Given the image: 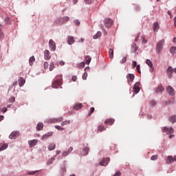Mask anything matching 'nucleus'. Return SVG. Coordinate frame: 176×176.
Listing matches in <instances>:
<instances>
[{
	"mask_svg": "<svg viewBox=\"0 0 176 176\" xmlns=\"http://www.w3.org/2000/svg\"><path fill=\"white\" fill-rule=\"evenodd\" d=\"M34 63H35V56H32L29 58V64L30 66H32Z\"/></svg>",
	"mask_w": 176,
	"mask_h": 176,
	"instance_id": "nucleus-23",
	"label": "nucleus"
},
{
	"mask_svg": "<svg viewBox=\"0 0 176 176\" xmlns=\"http://www.w3.org/2000/svg\"><path fill=\"white\" fill-rule=\"evenodd\" d=\"M56 149V144L52 143L48 146V151H54Z\"/></svg>",
	"mask_w": 176,
	"mask_h": 176,
	"instance_id": "nucleus-27",
	"label": "nucleus"
},
{
	"mask_svg": "<svg viewBox=\"0 0 176 176\" xmlns=\"http://www.w3.org/2000/svg\"><path fill=\"white\" fill-rule=\"evenodd\" d=\"M155 91L156 93H163V91H164V88L163 86L159 85Z\"/></svg>",
	"mask_w": 176,
	"mask_h": 176,
	"instance_id": "nucleus-21",
	"label": "nucleus"
},
{
	"mask_svg": "<svg viewBox=\"0 0 176 176\" xmlns=\"http://www.w3.org/2000/svg\"><path fill=\"white\" fill-rule=\"evenodd\" d=\"M173 72H175V74H176V68L173 69L171 66L168 67L166 70V74L169 79H171V78H173Z\"/></svg>",
	"mask_w": 176,
	"mask_h": 176,
	"instance_id": "nucleus-3",
	"label": "nucleus"
},
{
	"mask_svg": "<svg viewBox=\"0 0 176 176\" xmlns=\"http://www.w3.org/2000/svg\"><path fill=\"white\" fill-rule=\"evenodd\" d=\"M50 71H52L53 69H54V63L52 62L50 64V68H49Z\"/></svg>",
	"mask_w": 176,
	"mask_h": 176,
	"instance_id": "nucleus-37",
	"label": "nucleus"
},
{
	"mask_svg": "<svg viewBox=\"0 0 176 176\" xmlns=\"http://www.w3.org/2000/svg\"><path fill=\"white\" fill-rule=\"evenodd\" d=\"M126 61H127V56H124V58H122L120 63H121V64H124V63H126Z\"/></svg>",
	"mask_w": 176,
	"mask_h": 176,
	"instance_id": "nucleus-40",
	"label": "nucleus"
},
{
	"mask_svg": "<svg viewBox=\"0 0 176 176\" xmlns=\"http://www.w3.org/2000/svg\"><path fill=\"white\" fill-rule=\"evenodd\" d=\"M109 157L104 158L100 162V166H107L108 163H109Z\"/></svg>",
	"mask_w": 176,
	"mask_h": 176,
	"instance_id": "nucleus-9",
	"label": "nucleus"
},
{
	"mask_svg": "<svg viewBox=\"0 0 176 176\" xmlns=\"http://www.w3.org/2000/svg\"><path fill=\"white\" fill-rule=\"evenodd\" d=\"M72 151H74V148L72 147H69V149L67 150V151H64L62 154V155L65 157V156H68V155H69V153H71V152H72Z\"/></svg>",
	"mask_w": 176,
	"mask_h": 176,
	"instance_id": "nucleus-17",
	"label": "nucleus"
},
{
	"mask_svg": "<svg viewBox=\"0 0 176 176\" xmlns=\"http://www.w3.org/2000/svg\"><path fill=\"white\" fill-rule=\"evenodd\" d=\"M63 120H64V118L63 117L56 119V122H63Z\"/></svg>",
	"mask_w": 176,
	"mask_h": 176,
	"instance_id": "nucleus-51",
	"label": "nucleus"
},
{
	"mask_svg": "<svg viewBox=\"0 0 176 176\" xmlns=\"http://www.w3.org/2000/svg\"><path fill=\"white\" fill-rule=\"evenodd\" d=\"M25 83V80H24L23 78H21L19 80V85L20 87H21V86H23Z\"/></svg>",
	"mask_w": 176,
	"mask_h": 176,
	"instance_id": "nucleus-28",
	"label": "nucleus"
},
{
	"mask_svg": "<svg viewBox=\"0 0 176 176\" xmlns=\"http://www.w3.org/2000/svg\"><path fill=\"white\" fill-rule=\"evenodd\" d=\"M8 148V144H3L1 147H0V152L1 151H5V149H6Z\"/></svg>",
	"mask_w": 176,
	"mask_h": 176,
	"instance_id": "nucleus-33",
	"label": "nucleus"
},
{
	"mask_svg": "<svg viewBox=\"0 0 176 176\" xmlns=\"http://www.w3.org/2000/svg\"><path fill=\"white\" fill-rule=\"evenodd\" d=\"M89 146H85V147L83 148L82 152H83V155H84L85 156H86V155H88V154H89Z\"/></svg>",
	"mask_w": 176,
	"mask_h": 176,
	"instance_id": "nucleus-22",
	"label": "nucleus"
},
{
	"mask_svg": "<svg viewBox=\"0 0 176 176\" xmlns=\"http://www.w3.org/2000/svg\"><path fill=\"white\" fill-rule=\"evenodd\" d=\"M113 24V21L109 18L104 19V25L105 27H107L109 28L110 27H112Z\"/></svg>",
	"mask_w": 176,
	"mask_h": 176,
	"instance_id": "nucleus-5",
	"label": "nucleus"
},
{
	"mask_svg": "<svg viewBox=\"0 0 176 176\" xmlns=\"http://www.w3.org/2000/svg\"><path fill=\"white\" fill-rule=\"evenodd\" d=\"M101 36V32H98L95 35H94V39H98Z\"/></svg>",
	"mask_w": 176,
	"mask_h": 176,
	"instance_id": "nucleus-32",
	"label": "nucleus"
},
{
	"mask_svg": "<svg viewBox=\"0 0 176 176\" xmlns=\"http://www.w3.org/2000/svg\"><path fill=\"white\" fill-rule=\"evenodd\" d=\"M174 162H175V156H174V157L171 155L168 156V158L166 160V163L168 164H170V163H174Z\"/></svg>",
	"mask_w": 176,
	"mask_h": 176,
	"instance_id": "nucleus-13",
	"label": "nucleus"
},
{
	"mask_svg": "<svg viewBox=\"0 0 176 176\" xmlns=\"http://www.w3.org/2000/svg\"><path fill=\"white\" fill-rule=\"evenodd\" d=\"M168 14L170 16V19L173 18V14H171V11H168Z\"/></svg>",
	"mask_w": 176,
	"mask_h": 176,
	"instance_id": "nucleus-58",
	"label": "nucleus"
},
{
	"mask_svg": "<svg viewBox=\"0 0 176 176\" xmlns=\"http://www.w3.org/2000/svg\"><path fill=\"white\" fill-rule=\"evenodd\" d=\"M63 82V78L60 76H57L55 80L52 82L53 89H58L61 87V82Z\"/></svg>",
	"mask_w": 176,
	"mask_h": 176,
	"instance_id": "nucleus-1",
	"label": "nucleus"
},
{
	"mask_svg": "<svg viewBox=\"0 0 176 176\" xmlns=\"http://www.w3.org/2000/svg\"><path fill=\"white\" fill-rule=\"evenodd\" d=\"M20 136V131H14L10 133L9 135L10 140H16L18 137Z\"/></svg>",
	"mask_w": 176,
	"mask_h": 176,
	"instance_id": "nucleus-4",
	"label": "nucleus"
},
{
	"mask_svg": "<svg viewBox=\"0 0 176 176\" xmlns=\"http://www.w3.org/2000/svg\"><path fill=\"white\" fill-rule=\"evenodd\" d=\"M104 123L105 124H109V126H112V124L115 123V120L112 118H109L104 121Z\"/></svg>",
	"mask_w": 176,
	"mask_h": 176,
	"instance_id": "nucleus-16",
	"label": "nucleus"
},
{
	"mask_svg": "<svg viewBox=\"0 0 176 176\" xmlns=\"http://www.w3.org/2000/svg\"><path fill=\"white\" fill-rule=\"evenodd\" d=\"M98 131H104V130H105V127L104 126L99 125L98 126Z\"/></svg>",
	"mask_w": 176,
	"mask_h": 176,
	"instance_id": "nucleus-34",
	"label": "nucleus"
},
{
	"mask_svg": "<svg viewBox=\"0 0 176 176\" xmlns=\"http://www.w3.org/2000/svg\"><path fill=\"white\" fill-rule=\"evenodd\" d=\"M162 131L163 133H166V134H173L174 133V129L164 127L162 129Z\"/></svg>",
	"mask_w": 176,
	"mask_h": 176,
	"instance_id": "nucleus-8",
	"label": "nucleus"
},
{
	"mask_svg": "<svg viewBox=\"0 0 176 176\" xmlns=\"http://www.w3.org/2000/svg\"><path fill=\"white\" fill-rule=\"evenodd\" d=\"M140 65H138L136 66V69H137L138 74H141V70L140 69Z\"/></svg>",
	"mask_w": 176,
	"mask_h": 176,
	"instance_id": "nucleus-47",
	"label": "nucleus"
},
{
	"mask_svg": "<svg viewBox=\"0 0 176 176\" xmlns=\"http://www.w3.org/2000/svg\"><path fill=\"white\" fill-rule=\"evenodd\" d=\"M67 43L68 45H74L75 43V38L72 36H69L67 37Z\"/></svg>",
	"mask_w": 176,
	"mask_h": 176,
	"instance_id": "nucleus-11",
	"label": "nucleus"
},
{
	"mask_svg": "<svg viewBox=\"0 0 176 176\" xmlns=\"http://www.w3.org/2000/svg\"><path fill=\"white\" fill-rule=\"evenodd\" d=\"M5 21L6 23V24H9L10 23V21H9V17H6L5 18Z\"/></svg>",
	"mask_w": 176,
	"mask_h": 176,
	"instance_id": "nucleus-52",
	"label": "nucleus"
},
{
	"mask_svg": "<svg viewBox=\"0 0 176 176\" xmlns=\"http://www.w3.org/2000/svg\"><path fill=\"white\" fill-rule=\"evenodd\" d=\"M10 102H14V101H16V98H14V97L10 98L9 99Z\"/></svg>",
	"mask_w": 176,
	"mask_h": 176,
	"instance_id": "nucleus-49",
	"label": "nucleus"
},
{
	"mask_svg": "<svg viewBox=\"0 0 176 176\" xmlns=\"http://www.w3.org/2000/svg\"><path fill=\"white\" fill-rule=\"evenodd\" d=\"M28 144H29L30 148H32L33 146H35V145H36V144H38V140H30L28 142Z\"/></svg>",
	"mask_w": 176,
	"mask_h": 176,
	"instance_id": "nucleus-18",
	"label": "nucleus"
},
{
	"mask_svg": "<svg viewBox=\"0 0 176 176\" xmlns=\"http://www.w3.org/2000/svg\"><path fill=\"white\" fill-rule=\"evenodd\" d=\"M56 23H57V24H61V19H58L56 20Z\"/></svg>",
	"mask_w": 176,
	"mask_h": 176,
	"instance_id": "nucleus-57",
	"label": "nucleus"
},
{
	"mask_svg": "<svg viewBox=\"0 0 176 176\" xmlns=\"http://www.w3.org/2000/svg\"><path fill=\"white\" fill-rule=\"evenodd\" d=\"M109 58H113V49H111L109 51Z\"/></svg>",
	"mask_w": 176,
	"mask_h": 176,
	"instance_id": "nucleus-30",
	"label": "nucleus"
},
{
	"mask_svg": "<svg viewBox=\"0 0 176 176\" xmlns=\"http://www.w3.org/2000/svg\"><path fill=\"white\" fill-rule=\"evenodd\" d=\"M132 65H133V67L134 68H135V67H137V62H136L135 60H133Z\"/></svg>",
	"mask_w": 176,
	"mask_h": 176,
	"instance_id": "nucleus-53",
	"label": "nucleus"
},
{
	"mask_svg": "<svg viewBox=\"0 0 176 176\" xmlns=\"http://www.w3.org/2000/svg\"><path fill=\"white\" fill-rule=\"evenodd\" d=\"M159 30V23L157 22H155L153 23V31L155 32H157Z\"/></svg>",
	"mask_w": 176,
	"mask_h": 176,
	"instance_id": "nucleus-24",
	"label": "nucleus"
},
{
	"mask_svg": "<svg viewBox=\"0 0 176 176\" xmlns=\"http://www.w3.org/2000/svg\"><path fill=\"white\" fill-rule=\"evenodd\" d=\"M146 64L147 65H148V67H150V68H152V67H153V63H152V61H151V60H149V59H146Z\"/></svg>",
	"mask_w": 176,
	"mask_h": 176,
	"instance_id": "nucleus-29",
	"label": "nucleus"
},
{
	"mask_svg": "<svg viewBox=\"0 0 176 176\" xmlns=\"http://www.w3.org/2000/svg\"><path fill=\"white\" fill-rule=\"evenodd\" d=\"M76 79H78V78L76 76H73L72 78L73 82H76Z\"/></svg>",
	"mask_w": 176,
	"mask_h": 176,
	"instance_id": "nucleus-50",
	"label": "nucleus"
},
{
	"mask_svg": "<svg viewBox=\"0 0 176 176\" xmlns=\"http://www.w3.org/2000/svg\"><path fill=\"white\" fill-rule=\"evenodd\" d=\"M121 175H122V173H120V171H118L113 176H121Z\"/></svg>",
	"mask_w": 176,
	"mask_h": 176,
	"instance_id": "nucleus-48",
	"label": "nucleus"
},
{
	"mask_svg": "<svg viewBox=\"0 0 176 176\" xmlns=\"http://www.w3.org/2000/svg\"><path fill=\"white\" fill-rule=\"evenodd\" d=\"M80 67H81L82 68H84V67H85V62H82V63H80Z\"/></svg>",
	"mask_w": 176,
	"mask_h": 176,
	"instance_id": "nucleus-60",
	"label": "nucleus"
},
{
	"mask_svg": "<svg viewBox=\"0 0 176 176\" xmlns=\"http://www.w3.org/2000/svg\"><path fill=\"white\" fill-rule=\"evenodd\" d=\"M49 47L52 52L56 50V42H54L52 39H50L49 41Z\"/></svg>",
	"mask_w": 176,
	"mask_h": 176,
	"instance_id": "nucleus-6",
	"label": "nucleus"
},
{
	"mask_svg": "<svg viewBox=\"0 0 176 176\" xmlns=\"http://www.w3.org/2000/svg\"><path fill=\"white\" fill-rule=\"evenodd\" d=\"M55 129H56L57 130H58L59 131H63V130H65L64 128H61L60 126L58 125H55Z\"/></svg>",
	"mask_w": 176,
	"mask_h": 176,
	"instance_id": "nucleus-44",
	"label": "nucleus"
},
{
	"mask_svg": "<svg viewBox=\"0 0 176 176\" xmlns=\"http://www.w3.org/2000/svg\"><path fill=\"white\" fill-rule=\"evenodd\" d=\"M74 24L77 26H79V25H80V22L78 20H75L74 21Z\"/></svg>",
	"mask_w": 176,
	"mask_h": 176,
	"instance_id": "nucleus-46",
	"label": "nucleus"
},
{
	"mask_svg": "<svg viewBox=\"0 0 176 176\" xmlns=\"http://www.w3.org/2000/svg\"><path fill=\"white\" fill-rule=\"evenodd\" d=\"M163 46H164V40H160L156 44V52L158 54L162 53V50H163Z\"/></svg>",
	"mask_w": 176,
	"mask_h": 176,
	"instance_id": "nucleus-2",
	"label": "nucleus"
},
{
	"mask_svg": "<svg viewBox=\"0 0 176 176\" xmlns=\"http://www.w3.org/2000/svg\"><path fill=\"white\" fill-rule=\"evenodd\" d=\"M82 79L83 80H86V79H87V72H85L83 74H82Z\"/></svg>",
	"mask_w": 176,
	"mask_h": 176,
	"instance_id": "nucleus-41",
	"label": "nucleus"
},
{
	"mask_svg": "<svg viewBox=\"0 0 176 176\" xmlns=\"http://www.w3.org/2000/svg\"><path fill=\"white\" fill-rule=\"evenodd\" d=\"M134 78H135V76L133 74H129L126 76V79L129 85H131V83H133V81L134 80Z\"/></svg>",
	"mask_w": 176,
	"mask_h": 176,
	"instance_id": "nucleus-7",
	"label": "nucleus"
},
{
	"mask_svg": "<svg viewBox=\"0 0 176 176\" xmlns=\"http://www.w3.org/2000/svg\"><path fill=\"white\" fill-rule=\"evenodd\" d=\"M176 52V47H172L170 50V53H171V54H174V53Z\"/></svg>",
	"mask_w": 176,
	"mask_h": 176,
	"instance_id": "nucleus-35",
	"label": "nucleus"
},
{
	"mask_svg": "<svg viewBox=\"0 0 176 176\" xmlns=\"http://www.w3.org/2000/svg\"><path fill=\"white\" fill-rule=\"evenodd\" d=\"M3 118V116H0V122H2Z\"/></svg>",
	"mask_w": 176,
	"mask_h": 176,
	"instance_id": "nucleus-62",
	"label": "nucleus"
},
{
	"mask_svg": "<svg viewBox=\"0 0 176 176\" xmlns=\"http://www.w3.org/2000/svg\"><path fill=\"white\" fill-rule=\"evenodd\" d=\"M94 1V0H84V2L87 5H90V4L93 3Z\"/></svg>",
	"mask_w": 176,
	"mask_h": 176,
	"instance_id": "nucleus-39",
	"label": "nucleus"
},
{
	"mask_svg": "<svg viewBox=\"0 0 176 176\" xmlns=\"http://www.w3.org/2000/svg\"><path fill=\"white\" fill-rule=\"evenodd\" d=\"M85 61L87 65L90 64V63L91 62V57L89 56H85Z\"/></svg>",
	"mask_w": 176,
	"mask_h": 176,
	"instance_id": "nucleus-31",
	"label": "nucleus"
},
{
	"mask_svg": "<svg viewBox=\"0 0 176 176\" xmlns=\"http://www.w3.org/2000/svg\"><path fill=\"white\" fill-rule=\"evenodd\" d=\"M166 91H167V92L168 93V94H169L170 96H174V94H175V91H174V89H173L171 86H168V87L166 88Z\"/></svg>",
	"mask_w": 176,
	"mask_h": 176,
	"instance_id": "nucleus-15",
	"label": "nucleus"
},
{
	"mask_svg": "<svg viewBox=\"0 0 176 176\" xmlns=\"http://www.w3.org/2000/svg\"><path fill=\"white\" fill-rule=\"evenodd\" d=\"M71 122L69 120L64 121L61 123V126H67V124H69Z\"/></svg>",
	"mask_w": 176,
	"mask_h": 176,
	"instance_id": "nucleus-38",
	"label": "nucleus"
},
{
	"mask_svg": "<svg viewBox=\"0 0 176 176\" xmlns=\"http://www.w3.org/2000/svg\"><path fill=\"white\" fill-rule=\"evenodd\" d=\"M82 108H83V104L82 103L76 104L73 107V109H74V111H78V109H82Z\"/></svg>",
	"mask_w": 176,
	"mask_h": 176,
	"instance_id": "nucleus-14",
	"label": "nucleus"
},
{
	"mask_svg": "<svg viewBox=\"0 0 176 176\" xmlns=\"http://www.w3.org/2000/svg\"><path fill=\"white\" fill-rule=\"evenodd\" d=\"M93 112H94V107H91L90 109V115H91V113H93Z\"/></svg>",
	"mask_w": 176,
	"mask_h": 176,
	"instance_id": "nucleus-56",
	"label": "nucleus"
},
{
	"mask_svg": "<svg viewBox=\"0 0 176 176\" xmlns=\"http://www.w3.org/2000/svg\"><path fill=\"white\" fill-rule=\"evenodd\" d=\"M36 173H39V170H35L32 172H29L28 175H34V174H36Z\"/></svg>",
	"mask_w": 176,
	"mask_h": 176,
	"instance_id": "nucleus-42",
	"label": "nucleus"
},
{
	"mask_svg": "<svg viewBox=\"0 0 176 176\" xmlns=\"http://www.w3.org/2000/svg\"><path fill=\"white\" fill-rule=\"evenodd\" d=\"M174 24L175 27H176V16L174 18Z\"/></svg>",
	"mask_w": 176,
	"mask_h": 176,
	"instance_id": "nucleus-63",
	"label": "nucleus"
},
{
	"mask_svg": "<svg viewBox=\"0 0 176 176\" xmlns=\"http://www.w3.org/2000/svg\"><path fill=\"white\" fill-rule=\"evenodd\" d=\"M137 50H138V47H137V45L135 43H133L131 47V52H133V53H135Z\"/></svg>",
	"mask_w": 176,
	"mask_h": 176,
	"instance_id": "nucleus-25",
	"label": "nucleus"
},
{
	"mask_svg": "<svg viewBox=\"0 0 176 176\" xmlns=\"http://www.w3.org/2000/svg\"><path fill=\"white\" fill-rule=\"evenodd\" d=\"M54 157H52L50 158L47 162V166H49V164H52V163H53V162H54Z\"/></svg>",
	"mask_w": 176,
	"mask_h": 176,
	"instance_id": "nucleus-36",
	"label": "nucleus"
},
{
	"mask_svg": "<svg viewBox=\"0 0 176 176\" xmlns=\"http://www.w3.org/2000/svg\"><path fill=\"white\" fill-rule=\"evenodd\" d=\"M140 82H136L133 87V92L137 94L140 92Z\"/></svg>",
	"mask_w": 176,
	"mask_h": 176,
	"instance_id": "nucleus-10",
	"label": "nucleus"
},
{
	"mask_svg": "<svg viewBox=\"0 0 176 176\" xmlns=\"http://www.w3.org/2000/svg\"><path fill=\"white\" fill-rule=\"evenodd\" d=\"M151 105H153V107L154 105H156V102H155V100H152V101L151 102Z\"/></svg>",
	"mask_w": 176,
	"mask_h": 176,
	"instance_id": "nucleus-55",
	"label": "nucleus"
},
{
	"mask_svg": "<svg viewBox=\"0 0 176 176\" xmlns=\"http://www.w3.org/2000/svg\"><path fill=\"white\" fill-rule=\"evenodd\" d=\"M52 135H53V132H48L42 136L41 140H47V138L52 137Z\"/></svg>",
	"mask_w": 176,
	"mask_h": 176,
	"instance_id": "nucleus-19",
	"label": "nucleus"
},
{
	"mask_svg": "<svg viewBox=\"0 0 176 176\" xmlns=\"http://www.w3.org/2000/svg\"><path fill=\"white\" fill-rule=\"evenodd\" d=\"M3 112L5 113V112H7L8 111V108L6 107H4L3 109H2Z\"/></svg>",
	"mask_w": 176,
	"mask_h": 176,
	"instance_id": "nucleus-59",
	"label": "nucleus"
},
{
	"mask_svg": "<svg viewBox=\"0 0 176 176\" xmlns=\"http://www.w3.org/2000/svg\"><path fill=\"white\" fill-rule=\"evenodd\" d=\"M63 19H64V20H65V21H68V20H69V17H68V16H65Z\"/></svg>",
	"mask_w": 176,
	"mask_h": 176,
	"instance_id": "nucleus-61",
	"label": "nucleus"
},
{
	"mask_svg": "<svg viewBox=\"0 0 176 176\" xmlns=\"http://www.w3.org/2000/svg\"><path fill=\"white\" fill-rule=\"evenodd\" d=\"M140 35H141V33H138L136 38H135V42H137V41H138L139 38H140Z\"/></svg>",
	"mask_w": 176,
	"mask_h": 176,
	"instance_id": "nucleus-54",
	"label": "nucleus"
},
{
	"mask_svg": "<svg viewBox=\"0 0 176 176\" xmlns=\"http://www.w3.org/2000/svg\"><path fill=\"white\" fill-rule=\"evenodd\" d=\"M169 122H171L173 124L176 122V115L169 117Z\"/></svg>",
	"mask_w": 176,
	"mask_h": 176,
	"instance_id": "nucleus-26",
	"label": "nucleus"
},
{
	"mask_svg": "<svg viewBox=\"0 0 176 176\" xmlns=\"http://www.w3.org/2000/svg\"><path fill=\"white\" fill-rule=\"evenodd\" d=\"M151 160H157V155H154L151 156Z\"/></svg>",
	"mask_w": 176,
	"mask_h": 176,
	"instance_id": "nucleus-45",
	"label": "nucleus"
},
{
	"mask_svg": "<svg viewBox=\"0 0 176 176\" xmlns=\"http://www.w3.org/2000/svg\"><path fill=\"white\" fill-rule=\"evenodd\" d=\"M43 67H44L45 69H47V68H49V63L45 62L44 65H43Z\"/></svg>",
	"mask_w": 176,
	"mask_h": 176,
	"instance_id": "nucleus-43",
	"label": "nucleus"
},
{
	"mask_svg": "<svg viewBox=\"0 0 176 176\" xmlns=\"http://www.w3.org/2000/svg\"><path fill=\"white\" fill-rule=\"evenodd\" d=\"M142 42H143V43H146L147 41H146V40H145V38H143Z\"/></svg>",
	"mask_w": 176,
	"mask_h": 176,
	"instance_id": "nucleus-64",
	"label": "nucleus"
},
{
	"mask_svg": "<svg viewBox=\"0 0 176 176\" xmlns=\"http://www.w3.org/2000/svg\"><path fill=\"white\" fill-rule=\"evenodd\" d=\"M52 56H50V52L49 50H46L44 52V58L45 60H50Z\"/></svg>",
	"mask_w": 176,
	"mask_h": 176,
	"instance_id": "nucleus-12",
	"label": "nucleus"
},
{
	"mask_svg": "<svg viewBox=\"0 0 176 176\" xmlns=\"http://www.w3.org/2000/svg\"><path fill=\"white\" fill-rule=\"evenodd\" d=\"M43 123L38 122L36 126V130L37 131H41V130H43Z\"/></svg>",
	"mask_w": 176,
	"mask_h": 176,
	"instance_id": "nucleus-20",
	"label": "nucleus"
}]
</instances>
